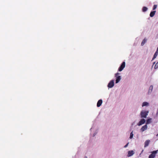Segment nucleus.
<instances>
[{"label":"nucleus","instance_id":"1","mask_svg":"<svg viewBox=\"0 0 158 158\" xmlns=\"http://www.w3.org/2000/svg\"><path fill=\"white\" fill-rule=\"evenodd\" d=\"M149 113L148 110H142L140 114V116L141 118H146Z\"/></svg>","mask_w":158,"mask_h":158},{"label":"nucleus","instance_id":"2","mask_svg":"<svg viewBox=\"0 0 158 158\" xmlns=\"http://www.w3.org/2000/svg\"><path fill=\"white\" fill-rule=\"evenodd\" d=\"M120 73L117 72L114 74V77L115 78V83H118L121 79V77L119 75Z\"/></svg>","mask_w":158,"mask_h":158},{"label":"nucleus","instance_id":"3","mask_svg":"<svg viewBox=\"0 0 158 158\" xmlns=\"http://www.w3.org/2000/svg\"><path fill=\"white\" fill-rule=\"evenodd\" d=\"M126 63L125 61H123L118 68V71H122L125 67Z\"/></svg>","mask_w":158,"mask_h":158},{"label":"nucleus","instance_id":"4","mask_svg":"<svg viewBox=\"0 0 158 158\" xmlns=\"http://www.w3.org/2000/svg\"><path fill=\"white\" fill-rule=\"evenodd\" d=\"M158 152V150L151 152V154L149 155L148 158H154L156 156V154Z\"/></svg>","mask_w":158,"mask_h":158},{"label":"nucleus","instance_id":"5","mask_svg":"<svg viewBox=\"0 0 158 158\" xmlns=\"http://www.w3.org/2000/svg\"><path fill=\"white\" fill-rule=\"evenodd\" d=\"M146 122V121L145 119L143 118L141 119L139 122L137 123V125L138 126H141L143 124H144Z\"/></svg>","mask_w":158,"mask_h":158},{"label":"nucleus","instance_id":"6","mask_svg":"<svg viewBox=\"0 0 158 158\" xmlns=\"http://www.w3.org/2000/svg\"><path fill=\"white\" fill-rule=\"evenodd\" d=\"M148 126L147 125H144L141 128L140 130V131L141 132H143L144 131H145L148 129Z\"/></svg>","mask_w":158,"mask_h":158},{"label":"nucleus","instance_id":"7","mask_svg":"<svg viewBox=\"0 0 158 158\" xmlns=\"http://www.w3.org/2000/svg\"><path fill=\"white\" fill-rule=\"evenodd\" d=\"M135 153V152L133 150L129 151L128 152L127 156L130 157L133 156Z\"/></svg>","mask_w":158,"mask_h":158},{"label":"nucleus","instance_id":"8","mask_svg":"<svg viewBox=\"0 0 158 158\" xmlns=\"http://www.w3.org/2000/svg\"><path fill=\"white\" fill-rule=\"evenodd\" d=\"M114 85V80H112L109 82V88H112Z\"/></svg>","mask_w":158,"mask_h":158},{"label":"nucleus","instance_id":"9","mask_svg":"<svg viewBox=\"0 0 158 158\" xmlns=\"http://www.w3.org/2000/svg\"><path fill=\"white\" fill-rule=\"evenodd\" d=\"M153 89V86L152 85H151L150 86L148 92V94L150 95Z\"/></svg>","mask_w":158,"mask_h":158},{"label":"nucleus","instance_id":"10","mask_svg":"<svg viewBox=\"0 0 158 158\" xmlns=\"http://www.w3.org/2000/svg\"><path fill=\"white\" fill-rule=\"evenodd\" d=\"M149 103L146 102H143L142 104V106H149Z\"/></svg>","mask_w":158,"mask_h":158},{"label":"nucleus","instance_id":"11","mask_svg":"<svg viewBox=\"0 0 158 158\" xmlns=\"http://www.w3.org/2000/svg\"><path fill=\"white\" fill-rule=\"evenodd\" d=\"M102 99L99 100L97 103V106L98 107H100L102 105Z\"/></svg>","mask_w":158,"mask_h":158},{"label":"nucleus","instance_id":"12","mask_svg":"<svg viewBox=\"0 0 158 158\" xmlns=\"http://www.w3.org/2000/svg\"><path fill=\"white\" fill-rule=\"evenodd\" d=\"M152 122V118H148L146 121V125H147L151 123Z\"/></svg>","mask_w":158,"mask_h":158},{"label":"nucleus","instance_id":"13","mask_svg":"<svg viewBox=\"0 0 158 158\" xmlns=\"http://www.w3.org/2000/svg\"><path fill=\"white\" fill-rule=\"evenodd\" d=\"M150 142L149 140H147L145 141L144 143V147H146L148 146Z\"/></svg>","mask_w":158,"mask_h":158},{"label":"nucleus","instance_id":"14","mask_svg":"<svg viewBox=\"0 0 158 158\" xmlns=\"http://www.w3.org/2000/svg\"><path fill=\"white\" fill-rule=\"evenodd\" d=\"M147 40V39L146 38H145L142 42L141 44V46H143L144 44L146 42Z\"/></svg>","mask_w":158,"mask_h":158},{"label":"nucleus","instance_id":"15","mask_svg":"<svg viewBox=\"0 0 158 158\" xmlns=\"http://www.w3.org/2000/svg\"><path fill=\"white\" fill-rule=\"evenodd\" d=\"M158 54V52H156L155 53L153 56L152 58V60H154L155 58H156L157 56V55Z\"/></svg>","mask_w":158,"mask_h":158},{"label":"nucleus","instance_id":"16","mask_svg":"<svg viewBox=\"0 0 158 158\" xmlns=\"http://www.w3.org/2000/svg\"><path fill=\"white\" fill-rule=\"evenodd\" d=\"M156 11H151L150 14V16L151 17H153L155 15Z\"/></svg>","mask_w":158,"mask_h":158},{"label":"nucleus","instance_id":"17","mask_svg":"<svg viewBox=\"0 0 158 158\" xmlns=\"http://www.w3.org/2000/svg\"><path fill=\"white\" fill-rule=\"evenodd\" d=\"M133 131H132L130 134L129 139H132L133 138L134 134L133 133Z\"/></svg>","mask_w":158,"mask_h":158},{"label":"nucleus","instance_id":"18","mask_svg":"<svg viewBox=\"0 0 158 158\" xmlns=\"http://www.w3.org/2000/svg\"><path fill=\"white\" fill-rule=\"evenodd\" d=\"M148 10V8L147 7L145 6H143L142 8V10L143 12H145L146 11Z\"/></svg>","mask_w":158,"mask_h":158},{"label":"nucleus","instance_id":"19","mask_svg":"<svg viewBox=\"0 0 158 158\" xmlns=\"http://www.w3.org/2000/svg\"><path fill=\"white\" fill-rule=\"evenodd\" d=\"M158 68V62H157L154 67L155 69H157Z\"/></svg>","mask_w":158,"mask_h":158},{"label":"nucleus","instance_id":"20","mask_svg":"<svg viewBox=\"0 0 158 158\" xmlns=\"http://www.w3.org/2000/svg\"><path fill=\"white\" fill-rule=\"evenodd\" d=\"M157 7V5H154L153 6V10H154L156 9V8Z\"/></svg>","mask_w":158,"mask_h":158},{"label":"nucleus","instance_id":"21","mask_svg":"<svg viewBox=\"0 0 158 158\" xmlns=\"http://www.w3.org/2000/svg\"><path fill=\"white\" fill-rule=\"evenodd\" d=\"M129 143H127L126 145H125L124 146V148H126L128 146V145L129 144Z\"/></svg>","mask_w":158,"mask_h":158},{"label":"nucleus","instance_id":"22","mask_svg":"<svg viewBox=\"0 0 158 158\" xmlns=\"http://www.w3.org/2000/svg\"><path fill=\"white\" fill-rule=\"evenodd\" d=\"M156 116H158V109L157 110L156 113Z\"/></svg>","mask_w":158,"mask_h":158},{"label":"nucleus","instance_id":"23","mask_svg":"<svg viewBox=\"0 0 158 158\" xmlns=\"http://www.w3.org/2000/svg\"><path fill=\"white\" fill-rule=\"evenodd\" d=\"M155 62H154L153 63V65H152V67H153V65H154V64H155Z\"/></svg>","mask_w":158,"mask_h":158},{"label":"nucleus","instance_id":"24","mask_svg":"<svg viewBox=\"0 0 158 158\" xmlns=\"http://www.w3.org/2000/svg\"><path fill=\"white\" fill-rule=\"evenodd\" d=\"M156 52H158V48H157V50Z\"/></svg>","mask_w":158,"mask_h":158},{"label":"nucleus","instance_id":"25","mask_svg":"<svg viewBox=\"0 0 158 158\" xmlns=\"http://www.w3.org/2000/svg\"><path fill=\"white\" fill-rule=\"evenodd\" d=\"M107 87H109V83L108 84V85H107Z\"/></svg>","mask_w":158,"mask_h":158},{"label":"nucleus","instance_id":"26","mask_svg":"<svg viewBox=\"0 0 158 158\" xmlns=\"http://www.w3.org/2000/svg\"><path fill=\"white\" fill-rule=\"evenodd\" d=\"M156 136H158V134L156 135Z\"/></svg>","mask_w":158,"mask_h":158},{"label":"nucleus","instance_id":"27","mask_svg":"<svg viewBox=\"0 0 158 158\" xmlns=\"http://www.w3.org/2000/svg\"><path fill=\"white\" fill-rule=\"evenodd\" d=\"M85 158H87L86 157H85Z\"/></svg>","mask_w":158,"mask_h":158}]
</instances>
